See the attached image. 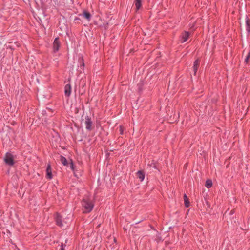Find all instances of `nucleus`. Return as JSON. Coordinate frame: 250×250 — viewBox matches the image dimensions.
<instances>
[{"mask_svg":"<svg viewBox=\"0 0 250 250\" xmlns=\"http://www.w3.org/2000/svg\"><path fill=\"white\" fill-rule=\"evenodd\" d=\"M91 113L88 114L87 112H83L82 116V120L84 122L86 129L88 130H91L93 128L92 122L91 121Z\"/></svg>","mask_w":250,"mask_h":250,"instance_id":"1","label":"nucleus"},{"mask_svg":"<svg viewBox=\"0 0 250 250\" xmlns=\"http://www.w3.org/2000/svg\"><path fill=\"white\" fill-rule=\"evenodd\" d=\"M82 205L83 207L84 208V213H89L90 212L93 208V203L87 200V199H83L82 202Z\"/></svg>","mask_w":250,"mask_h":250,"instance_id":"2","label":"nucleus"},{"mask_svg":"<svg viewBox=\"0 0 250 250\" xmlns=\"http://www.w3.org/2000/svg\"><path fill=\"white\" fill-rule=\"evenodd\" d=\"M60 47V42L59 41V38L57 37L55 38L53 43V50L54 53L57 52Z\"/></svg>","mask_w":250,"mask_h":250,"instance_id":"3","label":"nucleus"},{"mask_svg":"<svg viewBox=\"0 0 250 250\" xmlns=\"http://www.w3.org/2000/svg\"><path fill=\"white\" fill-rule=\"evenodd\" d=\"M4 161L9 165H13L14 164L13 156L10 153H7L4 158Z\"/></svg>","mask_w":250,"mask_h":250,"instance_id":"4","label":"nucleus"},{"mask_svg":"<svg viewBox=\"0 0 250 250\" xmlns=\"http://www.w3.org/2000/svg\"><path fill=\"white\" fill-rule=\"evenodd\" d=\"M190 35V33L188 31H184L182 33L180 38H181V42L184 43L186 42L188 39L189 38Z\"/></svg>","mask_w":250,"mask_h":250,"instance_id":"5","label":"nucleus"},{"mask_svg":"<svg viewBox=\"0 0 250 250\" xmlns=\"http://www.w3.org/2000/svg\"><path fill=\"white\" fill-rule=\"evenodd\" d=\"M200 59L199 58H198L196 60H195L193 62V69L194 71V76L196 75L197 71L200 66Z\"/></svg>","mask_w":250,"mask_h":250,"instance_id":"6","label":"nucleus"},{"mask_svg":"<svg viewBox=\"0 0 250 250\" xmlns=\"http://www.w3.org/2000/svg\"><path fill=\"white\" fill-rule=\"evenodd\" d=\"M79 16H83L85 19H86L88 21L90 20L92 17L91 14L86 10H84L83 11V14H80Z\"/></svg>","mask_w":250,"mask_h":250,"instance_id":"7","label":"nucleus"},{"mask_svg":"<svg viewBox=\"0 0 250 250\" xmlns=\"http://www.w3.org/2000/svg\"><path fill=\"white\" fill-rule=\"evenodd\" d=\"M71 92V86L70 84H67L64 87V93L66 96H69Z\"/></svg>","mask_w":250,"mask_h":250,"instance_id":"8","label":"nucleus"},{"mask_svg":"<svg viewBox=\"0 0 250 250\" xmlns=\"http://www.w3.org/2000/svg\"><path fill=\"white\" fill-rule=\"evenodd\" d=\"M135 6V9L136 11H138L142 7V0H134V1Z\"/></svg>","mask_w":250,"mask_h":250,"instance_id":"9","label":"nucleus"},{"mask_svg":"<svg viewBox=\"0 0 250 250\" xmlns=\"http://www.w3.org/2000/svg\"><path fill=\"white\" fill-rule=\"evenodd\" d=\"M55 220L56 222V224L58 226H59L61 227H63V224L62 223V217L58 214H57L55 217Z\"/></svg>","mask_w":250,"mask_h":250,"instance_id":"10","label":"nucleus"},{"mask_svg":"<svg viewBox=\"0 0 250 250\" xmlns=\"http://www.w3.org/2000/svg\"><path fill=\"white\" fill-rule=\"evenodd\" d=\"M46 177L48 179L52 178V172H51V168L50 165H47V167L46 170Z\"/></svg>","mask_w":250,"mask_h":250,"instance_id":"11","label":"nucleus"},{"mask_svg":"<svg viewBox=\"0 0 250 250\" xmlns=\"http://www.w3.org/2000/svg\"><path fill=\"white\" fill-rule=\"evenodd\" d=\"M137 177L140 181H143L145 178V174L142 171H139L136 173Z\"/></svg>","mask_w":250,"mask_h":250,"instance_id":"12","label":"nucleus"},{"mask_svg":"<svg viewBox=\"0 0 250 250\" xmlns=\"http://www.w3.org/2000/svg\"><path fill=\"white\" fill-rule=\"evenodd\" d=\"M246 30L248 33H250V19L248 18L247 15H246Z\"/></svg>","mask_w":250,"mask_h":250,"instance_id":"13","label":"nucleus"},{"mask_svg":"<svg viewBox=\"0 0 250 250\" xmlns=\"http://www.w3.org/2000/svg\"><path fill=\"white\" fill-rule=\"evenodd\" d=\"M184 202H185V205L186 207H188L189 206V202L188 201V197L186 194L184 195Z\"/></svg>","mask_w":250,"mask_h":250,"instance_id":"14","label":"nucleus"},{"mask_svg":"<svg viewBox=\"0 0 250 250\" xmlns=\"http://www.w3.org/2000/svg\"><path fill=\"white\" fill-rule=\"evenodd\" d=\"M60 160L61 161V162L64 165V166H66L67 164H68V163H67V160L66 159V158L65 157H64L63 156H60Z\"/></svg>","mask_w":250,"mask_h":250,"instance_id":"15","label":"nucleus"},{"mask_svg":"<svg viewBox=\"0 0 250 250\" xmlns=\"http://www.w3.org/2000/svg\"><path fill=\"white\" fill-rule=\"evenodd\" d=\"M79 62L80 63L81 69H83V68L84 66V63L83 59L82 58H79Z\"/></svg>","mask_w":250,"mask_h":250,"instance_id":"16","label":"nucleus"},{"mask_svg":"<svg viewBox=\"0 0 250 250\" xmlns=\"http://www.w3.org/2000/svg\"><path fill=\"white\" fill-rule=\"evenodd\" d=\"M144 86L143 81H140L137 84L138 89L139 91H141L143 90V87Z\"/></svg>","mask_w":250,"mask_h":250,"instance_id":"17","label":"nucleus"},{"mask_svg":"<svg viewBox=\"0 0 250 250\" xmlns=\"http://www.w3.org/2000/svg\"><path fill=\"white\" fill-rule=\"evenodd\" d=\"M212 185V181L210 180H207V181L206 182L205 186L208 188H210L211 187Z\"/></svg>","mask_w":250,"mask_h":250,"instance_id":"18","label":"nucleus"},{"mask_svg":"<svg viewBox=\"0 0 250 250\" xmlns=\"http://www.w3.org/2000/svg\"><path fill=\"white\" fill-rule=\"evenodd\" d=\"M81 21V19L77 17H76L75 18V19H74V21L76 24H80L81 22H80Z\"/></svg>","mask_w":250,"mask_h":250,"instance_id":"19","label":"nucleus"},{"mask_svg":"<svg viewBox=\"0 0 250 250\" xmlns=\"http://www.w3.org/2000/svg\"><path fill=\"white\" fill-rule=\"evenodd\" d=\"M250 58V52L247 55V56L245 60V62L247 63L249 62V60Z\"/></svg>","mask_w":250,"mask_h":250,"instance_id":"20","label":"nucleus"},{"mask_svg":"<svg viewBox=\"0 0 250 250\" xmlns=\"http://www.w3.org/2000/svg\"><path fill=\"white\" fill-rule=\"evenodd\" d=\"M70 168H71L72 170H74V165L72 161H71Z\"/></svg>","mask_w":250,"mask_h":250,"instance_id":"21","label":"nucleus"},{"mask_svg":"<svg viewBox=\"0 0 250 250\" xmlns=\"http://www.w3.org/2000/svg\"><path fill=\"white\" fill-rule=\"evenodd\" d=\"M120 131L121 132V134L123 133V127L121 126L120 127Z\"/></svg>","mask_w":250,"mask_h":250,"instance_id":"22","label":"nucleus"},{"mask_svg":"<svg viewBox=\"0 0 250 250\" xmlns=\"http://www.w3.org/2000/svg\"><path fill=\"white\" fill-rule=\"evenodd\" d=\"M61 250H64L63 247V245L62 244V248H61Z\"/></svg>","mask_w":250,"mask_h":250,"instance_id":"23","label":"nucleus"},{"mask_svg":"<svg viewBox=\"0 0 250 250\" xmlns=\"http://www.w3.org/2000/svg\"><path fill=\"white\" fill-rule=\"evenodd\" d=\"M46 109L50 110V109H50V108H49L47 107V108H46Z\"/></svg>","mask_w":250,"mask_h":250,"instance_id":"24","label":"nucleus"}]
</instances>
